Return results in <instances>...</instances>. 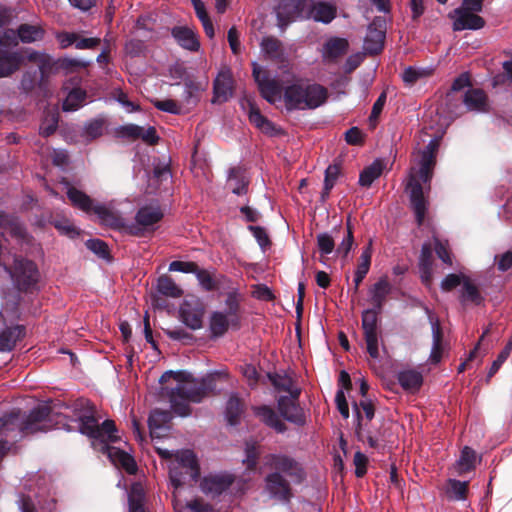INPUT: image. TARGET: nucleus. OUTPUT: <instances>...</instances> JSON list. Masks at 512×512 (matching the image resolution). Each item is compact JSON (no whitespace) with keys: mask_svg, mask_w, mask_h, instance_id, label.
<instances>
[{"mask_svg":"<svg viewBox=\"0 0 512 512\" xmlns=\"http://www.w3.org/2000/svg\"><path fill=\"white\" fill-rule=\"evenodd\" d=\"M221 375L226 374L215 372L200 380H191V375L186 371L170 370L162 374L159 382L165 384L170 379L178 382L176 387L170 389L163 387L162 390L167 395L173 412L181 417H186L191 413L189 402L199 403L209 393L213 392L216 388V379Z\"/></svg>","mask_w":512,"mask_h":512,"instance_id":"nucleus-1","label":"nucleus"},{"mask_svg":"<svg viewBox=\"0 0 512 512\" xmlns=\"http://www.w3.org/2000/svg\"><path fill=\"white\" fill-rule=\"evenodd\" d=\"M266 465L273 470L265 477V489L270 497L283 503L293 498V490L289 477L294 484H301L306 479L303 466L293 457L286 454L271 453L265 457Z\"/></svg>","mask_w":512,"mask_h":512,"instance_id":"nucleus-2","label":"nucleus"},{"mask_svg":"<svg viewBox=\"0 0 512 512\" xmlns=\"http://www.w3.org/2000/svg\"><path fill=\"white\" fill-rule=\"evenodd\" d=\"M71 408L77 418L62 416L63 419L57 421L56 424H62L67 431L77 430L81 434L105 444L115 443L119 440L116 435L118 430L115 421L107 419L99 424L96 416V406L89 399L79 398Z\"/></svg>","mask_w":512,"mask_h":512,"instance_id":"nucleus-3","label":"nucleus"},{"mask_svg":"<svg viewBox=\"0 0 512 512\" xmlns=\"http://www.w3.org/2000/svg\"><path fill=\"white\" fill-rule=\"evenodd\" d=\"M53 421V409L47 405H39L27 415L20 409H13L0 418V436L17 441L24 435L48 430Z\"/></svg>","mask_w":512,"mask_h":512,"instance_id":"nucleus-4","label":"nucleus"},{"mask_svg":"<svg viewBox=\"0 0 512 512\" xmlns=\"http://www.w3.org/2000/svg\"><path fill=\"white\" fill-rule=\"evenodd\" d=\"M284 103L288 111L316 109L328 99V90L317 83L296 82L284 90Z\"/></svg>","mask_w":512,"mask_h":512,"instance_id":"nucleus-5","label":"nucleus"},{"mask_svg":"<svg viewBox=\"0 0 512 512\" xmlns=\"http://www.w3.org/2000/svg\"><path fill=\"white\" fill-rule=\"evenodd\" d=\"M177 466L170 469V480L177 489L184 485L186 476L190 481L196 482L200 476V467L196 455L191 450H182L175 453Z\"/></svg>","mask_w":512,"mask_h":512,"instance_id":"nucleus-6","label":"nucleus"},{"mask_svg":"<svg viewBox=\"0 0 512 512\" xmlns=\"http://www.w3.org/2000/svg\"><path fill=\"white\" fill-rule=\"evenodd\" d=\"M3 267L10 274L18 290L28 292L36 286L39 272L33 261L16 257L12 268L7 265H3Z\"/></svg>","mask_w":512,"mask_h":512,"instance_id":"nucleus-7","label":"nucleus"},{"mask_svg":"<svg viewBox=\"0 0 512 512\" xmlns=\"http://www.w3.org/2000/svg\"><path fill=\"white\" fill-rule=\"evenodd\" d=\"M458 100L461 104H453L449 107V112L455 116L462 115L464 112L472 111L477 113H486L489 111V102L487 94L480 88H469Z\"/></svg>","mask_w":512,"mask_h":512,"instance_id":"nucleus-8","label":"nucleus"},{"mask_svg":"<svg viewBox=\"0 0 512 512\" xmlns=\"http://www.w3.org/2000/svg\"><path fill=\"white\" fill-rule=\"evenodd\" d=\"M381 311L370 308L362 312V330L369 356L373 359L379 357V331L378 315Z\"/></svg>","mask_w":512,"mask_h":512,"instance_id":"nucleus-9","label":"nucleus"},{"mask_svg":"<svg viewBox=\"0 0 512 512\" xmlns=\"http://www.w3.org/2000/svg\"><path fill=\"white\" fill-rule=\"evenodd\" d=\"M204 314V303L196 297L185 299L179 309L181 321L191 330H199L203 327Z\"/></svg>","mask_w":512,"mask_h":512,"instance_id":"nucleus-10","label":"nucleus"},{"mask_svg":"<svg viewBox=\"0 0 512 512\" xmlns=\"http://www.w3.org/2000/svg\"><path fill=\"white\" fill-rule=\"evenodd\" d=\"M308 0H281L277 9L278 25L283 29L296 19H306Z\"/></svg>","mask_w":512,"mask_h":512,"instance_id":"nucleus-11","label":"nucleus"},{"mask_svg":"<svg viewBox=\"0 0 512 512\" xmlns=\"http://www.w3.org/2000/svg\"><path fill=\"white\" fill-rule=\"evenodd\" d=\"M253 78L257 83L261 96L269 103L273 104L276 97L281 93V87L277 80L270 78L269 72L263 70L256 63L253 64Z\"/></svg>","mask_w":512,"mask_h":512,"instance_id":"nucleus-12","label":"nucleus"},{"mask_svg":"<svg viewBox=\"0 0 512 512\" xmlns=\"http://www.w3.org/2000/svg\"><path fill=\"white\" fill-rule=\"evenodd\" d=\"M385 20L376 17L367 29L364 41V49L370 55L379 54L384 48L385 41Z\"/></svg>","mask_w":512,"mask_h":512,"instance_id":"nucleus-13","label":"nucleus"},{"mask_svg":"<svg viewBox=\"0 0 512 512\" xmlns=\"http://www.w3.org/2000/svg\"><path fill=\"white\" fill-rule=\"evenodd\" d=\"M116 133L118 137L129 139L131 141L141 139L143 142L150 146L158 144L160 140V137L158 136L157 131L153 126H149L147 129H145L136 124H126L120 126L116 130Z\"/></svg>","mask_w":512,"mask_h":512,"instance_id":"nucleus-14","label":"nucleus"},{"mask_svg":"<svg viewBox=\"0 0 512 512\" xmlns=\"http://www.w3.org/2000/svg\"><path fill=\"white\" fill-rule=\"evenodd\" d=\"M407 188L410 189V205L415 214V220L418 226L424 223L426 212L428 209V202L423 193L421 183L414 177H411Z\"/></svg>","mask_w":512,"mask_h":512,"instance_id":"nucleus-15","label":"nucleus"},{"mask_svg":"<svg viewBox=\"0 0 512 512\" xmlns=\"http://www.w3.org/2000/svg\"><path fill=\"white\" fill-rule=\"evenodd\" d=\"M245 103L248 108V118L251 124H253L262 133L268 136L282 135L284 132L280 127H277L272 121L265 117L258 106L251 100L246 98Z\"/></svg>","mask_w":512,"mask_h":512,"instance_id":"nucleus-16","label":"nucleus"},{"mask_svg":"<svg viewBox=\"0 0 512 512\" xmlns=\"http://www.w3.org/2000/svg\"><path fill=\"white\" fill-rule=\"evenodd\" d=\"M277 408L280 415L288 422L302 427L306 424V415L304 409L299 403L288 398V396H280L277 401Z\"/></svg>","mask_w":512,"mask_h":512,"instance_id":"nucleus-17","label":"nucleus"},{"mask_svg":"<svg viewBox=\"0 0 512 512\" xmlns=\"http://www.w3.org/2000/svg\"><path fill=\"white\" fill-rule=\"evenodd\" d=\"M234 477L231 474H216L205 476L200 488L202 492L212 498L221 495L233 484Z\"/></svg>","mask_w":512,"mask_h":512,"instance_id":"nucleus-18","label":"nucleus"},{"mask_svg":"<svg viewBox=\"0 0 512 512\" xmlns=\"http://www.w3.org/2000/svg\"><path fill=\"white\" fill-rule=\"evenodd\" d=\"M336 15L337 8L335 5L323 1L308 0L306 19L328 24L336 18Z\"/></svg>","mask_w":512,"mask_h":512,"instance_id":"nucleus-19","label":"nucleus"},{"mask_svg":"<svg viewBox=\"0 0 512 512\" xmlns=\"http://www.w3.org/2000/svg\"><path fill=\"white\" fill-rule=\"evenodd\" d=\"M233 79L229 70L221 71L213 83L212 103H224L232 96Z\"/></svg>","mask_w":512,"mask_h":512,"instance_id":"nucleus-20","label":"nucleus"},{"mask_svg":"<svg viewBox=\"0 0 512 512\" xmlns=\"http://www.w3.org/2000/svg\"><path fill=\"white\" fill-rule=\"evenodd\" d=\"M196 278L202 290L206 292H215L220 290L225 283L226 277L217 273L215 269L208 270L204 268L198 269Z\"/></svg>","mask_w":512,"mask_h":512,"instance_id":"nucleus-21","label":"nucleus"},{"mask_svg":"<svg viewBox=\"0 0 512 512\" xmlns=\"http://www.w3.org/2000/svg\"><path fill=\"white\" fill-rule=\"evenodd\" d=\"M171 34L176 42L184 49L197 52L200 48V41L197 33L187 26H175Z\"/></svg>","mask_w":512,"mask_h":512,"instance_id":"nucleus-22","label":"nucleus"},{"mask_svg":"<svg viewBox=\"0 0 512 512\" xmlns=\"http://www.w3.org/2000/svg\"><path fill=\"white\" fill-rule=\"evenodd\" d=\"M254 414L259 420L269 428L274 429L277 433H284L287 431L286 424L280 419L279 415L274 409L267 405L255 407Z\"/></svg>","mask_w":512,"mask_h":512,"instance_id":"nucleus-23","label":"nucleus"},{"mask_svg":"<svg viewBox=\"0 0 512 512\" xmlns=\"http://www.w3.org/2000/svg\"><path fill=\"white\" fill-rule=\"evenodd\" d=\"M457 18L453 22L454 31L462 30H479L482 29L486 22L483 17L468 12H454Z\"/></svg>","mask_w":512,"mask_h":512,"instance_id":"nucleus-24","label":"nucleus"},{"mask_svg":"<svg viewBox=\"0 0 512 512\" xmlns=\"http://www.w3.org/2000/svg\"><path fill=\"white\" fill-rule=\"evenodd\" d=\"M26 329L23 325L7 327L0 332V352H10L16 343L24 338Z\"/></svg>","mask_w":512,"mask_h":512,"instance_id":"nucleus-25","label":"nucleus"},{"mask_svg":"<svg viewBox=\"0 0 512 512\" xmlns=\"http://www.w3.org/2000/svg\"><path fill=\"white\" fill-rule=\"evenodd\" d=\"M164 217L163 211L158 206L146 205L138 209L135 221L147 230L160 222Z\"/></svg>","mask_w":512,"mask_h":512,"instance_id":"nucleus-26","label":"nucleus"},{"mask_svg":"<svg viewBox=\"0 0 512 512\" xmlns=\"http://www.w3.org/2000/svg\"><path fill=\"white\" fill-rule=\"evenodd\" d=\"M390 292L391 285L385 277L380 278L375 284H373L369 290L370 302L373 306L372 308L382 311L386 298Z\"/></svg>","mask_w":512,"mask_h":512,"instance_id":"nucleus-27","label":"nucleus"},{"mask_svg":"<svg viewBox=\"0 0 512 512\" xmlns=\"http://www.w3.org/2000/svg\"><path fill=\"white\" fill-rule=\"evenodd\" d=\"M94 214L97 215L100 223L111 229L120 231L124 227V219L115 211L107 208L105 205L96 204Z\"/></svg>","mask_w":512,"mask_h":512,"instance_id":"nucleus-28","label":"nucleus"},{"mask_svg":"<svg viewBox=\"0 0 512 512\" xmlns=\"http://www.w3.org/2000/svg\"><path fill=\"white\" fill-rule=\"evenodd\" d=\"M24 57L19 52H4L0 54V78L9 77L20 69Z\"/></svg>","mask_w":512,"mask_h":512,"instance_id":"nucleus-29","label":"nucleus"},{"mask_svg":"<svg viewBox=\"0 0 512 512\" xmlns=\"http://www.w3.org/2000/svg\"><path fill=\"white\" fill-rule=\"evenodd\" d=\"M481 458L477 456L474 449L465 446L461 450L459 459L455 463V471L459 476L473 471L476 468L477 461Z\"/></svg>","mask_w":512,"mask_h":512,"instance_id":"nucleus-30","label":"nucleus"},{"mask_svg":"<svg viewBox=\"0 0 512 512\" xmlns=\"http://www.w3.org/2000/svg\"><path fill=\"white\" fill-rule=\"evenodd\" d=\"M230 327L232 328L231 317L220 311H214L211 313L209 320L211 338L222 337Z\"/></svg>","mask_w":512,"mask_h":512,"instance_id":"nucleus-31","label":"nucleus"},{"mask_svg":"<svg viewBox=\"0 0 512 512\" xmlns=\"http://www.w3.org/2000/svg\"><path fill=\"white\" fill-rule=\"evenodd\" d=\"M108 456L111 461L122 467L128 474H135L137 471V464L134 458L127 452L116 448L107 446Z\"/></svg>","mask_w":512,"mask_h":512,"instance_id":"nucleus-32","label":"nucleus"},{"mask_svg":"<svg viewBox=\"0 0 512 512\" xmlns=\"http://www.w3.org/2000/svg\"><path fill=\"white\" fill-rule=\"evenodd\" d=\"M397 380L405 391L417 392L423 384V376L414 369H408L398 372Z\"/></svg>","mask_w":512,"mask_h":512,"instance_id":"nucleus-33","label":"nucleus"},{"mask_svg":"<svg viewBox=\"0 0 512 512\" xmlns=\"http://www.w3.org/2000/svg\"><path fill=\"white\" fill-rule=\"evenodd\" d=\"M260 45L262 51L269 59L277 62L284 61V47L279 39L273 36L264 37Z\"/></svg>","mask_w":512,"mask_h":512,"instance_id":"nucleus-34","label":"nucleus"},{"mask_svg":"<svg viewBox=\"0 0 512 512\" xmlns=\"http://www.w3.org/2000/svg\"><path fill=\"white\" fill-rule=\"evenodd\" d=\"M172 419L171 412L168 410L154 409L148 418V426L151 437H159L157 430L168 428V424Z\"/></svg>","mask_w":512,"mask_h":512,"instance_id":"nucleus-35","label":"nucleus"},{"mask_svg":"<svg viewBox=\"0 0 512 512\" xmlns=\"http://www.w3.org/2000/svg\"><path fill=\"white\" fill-rule=\"evenodd\" d=\"M469 493V482L448 479L445 487L446 498L450 501L466 500Z\"/></svg>","mask_w":512,"mask_h":512,"instance_id":"nucleus-36","label":"nucleus"},{"mask_svg":"<svg viewBox=\"0 0 512 512\" xmlns=\"http://www.w3.org/2000/svg\"><path fill=\"white\" fill-rule=\"evenodd\" d=\"M360 408L363 410L365 417L368 421H371L375 416V406L371 400H361L359 404L354 403V410L356 415V427L355 433L360 441H363V433H362V414L360 412Z\"/></svg>","mask_w":512,"mask_h":512,"instance_id":"nucleus-37","label":"nucleus"},{"mask_svg":"<svg viewBox=\"0 0 512 512\" xmlns=\"http://www.w3.org/2000/svg\"><path fill=\"white\" fill-rule=\"evenodd\" d=\"M66 194L74 207H77L86 213H94V202L86 193L70 186L68 187Z\"/></svg>","mask_w":512,"mask_h":512,"instance_id":"nucleus-38","label":"nucleus"},{"mask_svg":"<svg viewBox=\"0 0 512 512\" xmlns=\"http://www.w3.org/2000/svg\"><path fill=\"white\" fill-rule=\"evenodd\" d=\"M249 181L245 178L240 167H232L229 170L228 186L232 193L236 195L246 194L248 191Z\"/></svg>","mask_w":512,"mask_h":512,"instance_id":"nucleus-39","label":"nucleus"},{"mask_svg":"<svg viewBox=\"0 0 512 512\" xmlns=\"http://www.w3.org/2000/svg\"><path fill=\"white\" fill-rule=\"evenodd\" d=\"M348 41L344 38L334 37L329 39L323 48V56L329 60H336L346 54Z\"/></svg>","mask_w":512,"mask_h":512,"instance_id":"nucleus-40","label":"nucleus"},{"mask_svg":"<svg viewBox=\"0 0 512 512\" xmlns=\"http://www.w3.org/2000/svg\"><path fill=\"white\" fill-rule=\"evenodd\" d=\"M384 169L382 160H375L371 165L365 167L359 175V185L362 187H370L372 183L381 176Z\"/></svg>","mask_w":512,"mask_h":512,"instance_id":"nucleus-41","label":"nucleus"},{"mask_svg":"<svg viewBox=\"0 0 512 512\" xmlns=\"http://www.w3.org/2000/svg\"><path fill=\"white\" fill-rule=\"evenodd\" d=\"M244 411V403L243 401L236 395H232L226 404V419L227 422L234 426L237 425L240 421V417Z\"/></svg>","mask_w":512,"mask_h":512,"instance_id":"nucleus-42","label":"nucleus"},{"mask_svg":"<svg viewBox=\"0 0 512 512\" xmlns=\"http://www.w3.org/2000/svg\"><path fill=\"white\" fill-rule=\"evenodd\" d=\"M129 512H146L145 492L138 483L133 484L128 495Z\"/></svg>","mask_w":512,"mask_h":512,"instance_id":"nucleus-43","label":"nucleus"},{"mask_svg":"<svg viewBox=\"0 0 512 512\" xmlns=\"http://www.w3.org/2000/svg\"><path fill=\"white\" fill-rule=\"evenodd\" d=\"M36 87L42 91L47 89V85L40 78L37 70L26 71L22 76L20 88L28 94L32 92Z\"/></svg>","mask_w":512,"mask_h":512,"instance_id":"nucleus-44","label":"nucleus"},{"mask_svg":"<svg viewBox=\"0 0 512 512\" xmlns=\"http://www.w3.org/2000/svg\"><path fill=\"white\" fill-rule=\"evenodd\" d=\"M158 292L171 298H179L183 295V290L168 275H162L158 278Z\"/></svg>","mask_w":512,"mask_h":512,"instance_id":"nucleus-45","label":"nucleus"},{"mask_svg":"<svg viewBox=\"0 0 512 512\" xmlns=\"http://www.w3.org/2000/svg\"><path fill=\"white\" fill-rule=\"evenodd\" d=\"M225 305L226 311L224 313L232 318V328L239 329L241 326L240 302L238 300L237 294L234 292L228 293L225 300Z\"/></svg>","mask_w":512,"mask_h":512,"instance_id":"nucleus-46","label":"nucleus"},{"mask_svg":"<svg viewBox=\"0 0 512 512\" xmlns=\"http://www.w3.org/2000/svg\"><path fill=\"white\" fill-rule=\"evenodd\" d=\"M460 301L462 303L471 302L475 305H479L483 301L478 287L471 282L469 277L464 278Z\"/></svg>","mask_w":512,"mask_h":512,"instance_id":"nucleus-47","label":"nucleus"},{"mask_svg":"<svg viewBox=\"0 0 512 512\" xmlns=\"http://www.w3.org/2000/svg\"><path fill=\"white\" fill-rule=\"evenodd\" d=\"M87 97V93L85 90L81 88H73L67 95L66 99L63 102L62 108L64 111H75L80 108L85 99Z\"/></svg>","mask_w":512,"mask_h":512,"instance_id":"nucleus-48","label":"nucleus"},{"mask_svg":"<svg viewBox=\"0 0 512 512\" xmlns=\"http://www.w3.org/2000/svg\"><path fill=\"white\" fill-rule=\"evenodd\" d=\"M471 86L472 85H471L469 73L464 72V73L460 74L457 78H455L451 85V89L447 93V96H446L448 108L453 105L452 102L454 100H458L455 95L457 92H460L467 87L472 88Z\"/></svg>","mask_w":512,"mask_h":512,"instance_id":"nucleus-49","label":"nucleus"},{"mask_svg":"<svg viewBox=\"0 0 512 512\" xmlns=\"http://www.w3.org/2000/svg\"><path fill=\"white\" fill-rule=\"evenodd\" d=\"M44 31L37 26L21 24L18 28V36L24 43H31L42 39Z\"/></svg>","mask_w":512,"mask_h":512,"instance_id":"nucleus-50","label":"nucleus"},{"mask_svg":"<svg viewBox=\"0 0 512 512\" xmlns=\"http://www.w3.org/2000/svg\"><path fill=\"white\" fill-rule=\"evenodd\" d=\"M371 258H372V241L370 240L360 255L359 263L357 265L354 275L365 278L370 270Z\"/></svg>","mask_w":512,"mask_h":512,"instance_id":"nucleus-51","label":"nucleus"},{"mask_svg":"<svg viewBox=\"0 0 512 512\" xmlns=\"http://www.w3.org/2000/svg\"><path fill=\"white\" fill-rule=\"evenodd\" d=\"M419 164V177L424 183H427L433 176V170L436 165V157H434V155L421 154Z\"/></svg>","mask_w":512,"mask_h":512,"instance_id":"nucleus-52","label":"nucleus"},{"mask_svg":"<svg viewBox=\"0 0 512 512\" xmlns=\"http://www.w3.org/2000/svg\"><path fill=\"white\" fill-rule=\"evenodd\" d=\"M85 245L87 249L102 259H109L111 257L107 243L101 239H89Z\"/></svg>","mask_w":512,"mask_h":512,"instance_id":"nucleus-53","label":"nucleus"},{"mask_svg":"<svg viewBox=\"0 0 512 512\" xmlns=\"http://www.w3.org/2000/svg\"><path fill=\"white\" fill-rule=\"evenodd\" d=\"M268 378L271 384L278 391H290V388L293 386V380L288 375H281L278 373H269Z\"/></svg>","mask_w":512,"mask_h":512,"instance_id":"nucleus-54","label":"nucleus"},{"mask_svg":"<svg viewBox=\"0 0 512 512\" xmlns=\"http://www.w3.org/2000/svg\"><path fill=\"white\" fill-rule=\"evenodd\" d=\"M512 349V339L508 341L504 349L499 353L497 359L493 361L488 373L487 381H489L499 370L503 362L508 358Z\"/></svg>","mask_w":512,"mask_h":512,"instance_id":"nucleus-55","label":"nucleus"},{"mask_svg":"<svg viewBox=\"0 0 512 512\" xmlns=\"http://www.w3.org/2000/svg\"><path fill=\"white\" fill-rule=\"evenodd\" d=\"M317 246L322 255H328L335 249V241L333 237L324 232L317 235Z\"/></svg>","mask_w":512,"mask_h":512,"instance_id":"nucleus-56","label":"nucleus"},{"mask_svg":"<svg viewBox=\"0 0 512 512\" xmlns=\"http://www.w3.org/2000/svg\"><path fill=\"white\" fill-rule=\"evenodd\" d=\"M58 68V64L53 61V59L47 55L43 61L38 65V73L40 78L44 81L46 85H48V78L50 74Z\"/></svg>","mask_w":512,"mask_h":512,"instance_id":"nucleus-57","label":"nucleus"},{"mask_svg":"<svg viewBox=\"0 0 512 512\" xmlns=\"http://www.w3.org/2000/svg\"><path fill=\"white\" fill-rule=\"evenodd\" d=\"M464 278L467 276L462 274L450 273L441 282V289L444 292H450L459 285H463Z\"/></svg>","mask_w":512,"mask_h":512,"instance_id":"nucleus-58","label":"nucleus"},{"mask_svg":"<svg viewBox=\"0 0 512 512\" xmlns=\"http://www.w3.org/2000/svg\"><path fill=\"white\" fill-rule=\"evenodd\" d=\"M199 266L196 262L192 261H179L175 260L169 264V271L193 273L196 275Z\"/></svg>","mask_w":512,"mask_h":512,"instance_id":"nucleus-59","label":"nucleus"},{"mask_svg":"<svg viewBox=\"0 0 512 512\" xmlns=\"http://www.w3.org/2000/svg\"><path fill=\"white\" fill-rule=\"evenodd\" d=\"M104 120L93 119L85 124L84 130L87 137L96 139L103 134L104 131Z\"/></svg>","mask_w":512,"mask_h":512,"instance_id":"nucleus-60","label":"nucleus"},{"mask_svg":"<svg viewBox=\"0 0 512 512\" xmlns=\"http://www.w3.org/2000/svg\"><path fill=\"white\" fill-rule=\"evenodd\" d=\"M146 46L143 40L130 39L125 43V53L130 57H139L145 52Z\"/></svg>","mask_w":512,"mask_h":512,"instance_id":"nucleus-61","label":"nucleus"},{"mask_svg":"<svg viewBox=\"0 0 512 512\" xmlns=\"http://www.w3.org/2000/svg\"><path fill=\"white\" fill-rule=\"evenodd\" d=\"M353 244H354L353 231H352V227L350 224V220H348L347 221V235L342 240V242L339 244V246L337 247L336 252L338 254H341L345 258L349 254Z\"/></svg>","mask_w":512,"mask_h":512,"instance_id":"nucleus-62","label":"nucleus"},{"mask_svg":"<svg viewBox=\"0 0 512 512\" xmlns=\"http://www.w3.org/2000/svg\"><path fill=\"white\" fill-rule=\"evenodd\" d=\"M248 229L252 232L259 246L263 250L271 246V240L263 227L250 225Z\"/></svg>","mask_w":512,"mask_h":512,"instance_id":"nucleus-63","label":"nucleus"},{"mask_svg":"<svg viewBox=\"0 0 512 512\" xmlns=\"http://www.w3.org/2000/svg\"><path fill=\"white\" fill-rule=\"evenodd\" d=\"M354 465H355V476L357 478H362L367 473V464H368V458L365 454H363L360 451H357L354 454L353 459Z\"/></svg>","mask_w":512,"mask_h":512,"instance_id":"nucleus-64","label":"nucleus"}]
</instances>
